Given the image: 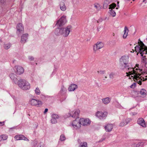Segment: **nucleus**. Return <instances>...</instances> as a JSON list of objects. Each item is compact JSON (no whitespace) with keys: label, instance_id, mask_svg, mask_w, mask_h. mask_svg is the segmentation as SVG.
<instances>
[{"label":"nucleus","instance_id":"nucleus-1","mask_svg":"<svg viewBox=\"0 0 147 147\" xmlns=\"http://www.w3.org/2000/svg\"><path fill=\"white\" fill-rule=\"evenodd\" d=\"M136 52H138L141 54V56L142 57V62L145 63H146V59L145 58V56H144L143 55L146 54L147 53V51L145 48V45L143 42L140 41V43L138 45L136 46L135 47Z\"/></svg>","mask_w":147,"mask_h":147},{"label":"nucleus","instance_id":"nucleus-2","mask_svg":"<svg viewBox=\"0 0 147 147\" xmlns=\"http://www.w3.org/2000/svg\"><path fill=\"white\" fill-rule=\"evenodd\" d=\"M129 57L128 55H125L121 56L119 59L120 64V67L121 69H124L129 70L130 68L128 64Z\"/></svg>","mask_w":147,"mask_h":147},{"label":"nucleus","instance_id":"nucleus-3","mask_svg":"<svg viewBox=\"0 0 147 147\" xmlns=\"http://www.w3.org/2000/svg\"><path fill=\"white\" fill-rule=\"evenodd\" d=\"M131 71H129L128 73L126 72V76H129V78H132L133 79H134L136 80H138V78L142 74H140V73L142 71V69H138L137 68L136 69V70H134V68H131L130 67V68L129 70Z\"/></svg>","mask_w":147,"mask_h":147},{"label":"nucleus","instance_id":"nucleus-4","mask_svg":"<svg viewBox=\"0 0 147 147\" xmlns=\"http://www.w3.org/2000/svg\"><path fill=\"white\" fill-rule=\"evenodd\" d=\"M18 85L20 87L24 90H28L30 88V85L29 83L24 80H19L18 82Z\"/></svg>","mask_w":147,"mask_h":147},{"label":"nucleus","instance_id":"nucleus-5","mask_svg":"<svg viewBox=\"0 0 147 147\" xmlns=\"http://www.w3.org/2000/svg\"><path fill=\"white\" fill-rule=\"evenodd\" d=\"M70 28V26H68L65 28L61 29L59 30L60 33L63 36L67 37L69 33Z\"/></svg>","mask_w":147,"mask_h":147},{"label":"nucleus","instance_id":"nucleus-6","mask_svg":"<svg viewBox=\"0 0 147 147\" xmlns=\"http://www.w3.org/2000/svg\"><path fill=\"white\" fill-rule=\"evenodd\" d=\"M104 46V43L101 42H98L93 46V51L96 53L99 50L102 48Z\"/></svg>","mask_w":147,"mask_h":147},{"label":"nucleus","instance_id":"nucleus-7","mask_svg":"<svg viewBox=\"0 0 147 147\" xmlns=\"http://www.w3.org/2000/svg\"><path fill=\"white\" fill-rule=\"evenodd\" d=\"M67 22L66 17L63 16H62L57 21L56 25L58 27H61L64 25Z\"/></svg>","mask_w":147,"mask_h":147},{"label":"nucleus","instance_id":"nucleus-8","mask_svg":"<svg viewBox=\"0 0 147 147\" xmlns=\"http://www.w3.org/2000/svg\"><path fill=\"white\" fill-rule=\"evenodd\" d=\"M80 113V110L79 109H76L70 111L69 114L70 116L73 118H76L78 117Z\"/></svg>","mask_w":147,"mask_h":147},{"label":"nucleus","instance_id":"nucleus-9","mask_svg":"<svg viewBox=\"0 0 147 147\" xmlns=\"http://www.w3.org/2000/svg\"><path fill=\"white\" fill-rule=\"evenodd\" d=\"M107 115V113L106 112L98 111L96 114V116L100 119L106 117Z\"/></svg>","mask_w":147,"mask_h":147},{"label":"nucleus","instance_id":"nucleus-10","mask_svg":"<svg viewBox=\"0 0 147 147\" xmlns=\"http://www.w3.org/2000/svg\"><path fill=\"white\" fill-rule=\"evenodd\" d=\"M81 125H86L90 124L91 121L88 119L81 118L80 119Z\"/></svg>","mask_w":147,"mask_h":147},{"label":"nucleus","instance_id":"nucleus-11","mask_svg":"<svg viewBox=\"0 0 147 147\" xmlns=\"http://www.w3.org/2000/svg\"><path fill=\"white\" fill-rule=\"evenodd\" d=\"M71 125L73 127L76 129H78L81 127L80 120L76 119L74 120L72 122Z\"/></svg>","mask_w":147,"mask_h":147},{"label":"nucleus","instance_id":"nucleus-12","mask_svg":"<svg viewBox=\"0 0 147 147\" xmlns=\"http://www.w3.org/2000/svg\"><path fill=\"white\" fill-rule=\"evenodd\" d=\"M30 103L32 105L36 106L38 107L39 106L42 105V102L39 100L32 99L30 101Z\"/></svg>","mask_w":147,"mask_h":147},{"label":"nucleus","instance_id":"nucleus-13","mask_svg":"<svg viewBox=\"0 0 147 147\" xmlns=\"http://www.w3.org/2000/svg\"><path fill=\"white\" fill-rule=\"evenodd\" d=\"M24 69L22 67L17 66L16 67L15 71L17 74H21L24 72Z\"/></svg>","mask_w":147,"mask_h":147},{"label":"nucleus","instance_id":"nucleus-14","mask_svg":"<svg viewBox=\"0 0 147 147\" xmlns=\"http://www.w3.org/2000/svg\"><path fill=\"white\" fill-rule=\"evenodd\" d=\"M17 33L20 34L23 32L24 31V27L22 24L21 23H19L17 26Z\"/></svg>","mask_w":147,"mask_h":147},{"label":"nucleus","instance_id":"nucleus-15","mask_svg":"<svg viewBox=\"0 0 147 147\" xmlns=\"http://www.w3.org/2000/svg\"><path fill=\"white\" fill-rule=\"evenodd\" d=\"M15 138L16 140H24L28 141V140L24 136L22 135H17L14 137Z\"/></svg>","mask_w":147,"mask_h":147},{"label":"nucleus","instance_id":"nucleus-16","mask_svg":"<svg viewBox=\"0 0 147 147\" xmlns=\"http://www.w3.org/2000/svg\"><path fill=\"white\" fill-rule=\"evenodd\" d=\"M138 123L143 127H146L145 121L142 118L139 119L138 121Z\"/></svg>","mask_w":147,"mask_h":147},{"label":"nucleus","instance_id":"nucleus-17","mask_svg":"<svg viewBox=\"0 0 147 147\" xmlns=\"http://www.w3.org/2000/svg\"><path fill=\"white\" fill-rule=\"evenodd\" d=\"M52 118L51 119V122L52 123L54 124L57 123V119L58 118V116L56 114H53L52 116Z\"/></svg>","mask_w":147,"mask_h":147},{"label":"nucleus","instance_id":"nucleus-18","mask_svg":"<svg viewBox=\"0 0 147 147\" xmlns=\"http://www.w3.org/2000/svg\"><path fill=\"white\" fill-rule=\"evenodd\" d=\"M77 88V85L75 84H71L69 87L68 90L69 91H73Z\"/></svg>","mask_w":147,"mask_h":147},{"label":"nucleus","instance_id":"nucleus-19","mask_svg":"<svg viewBox=\"0 0 147 147\" xmlns=\"http://www.w3.org/2000/svg\"><path fill=\"white\" fill-rule=\"evenodd\" d=\"M128 123V121L125 119H124L119 123V125L120 127H123L126 125Z\"/></svg>","mask_w":147,"mask_h":147},{"label":"nucleus","instance_id":"nucleus-20","mask_svg":"<svg viewBox=\"0 0 147 147\" xmlns=\"http://www.w3.org/2000/svg\"><path fill=\"white\" fill-rule=\"evenodd\" d=\"M113 127V125L111 124H107L105 127V128L106 131L110 132L111 131Z\"/></svg>","mask_w":147,"mask_h":147},{"label":"nucleus","instance_id":"nucleus-21","mask_svg":"<svg viewBox=\"0 0 147 147\" xmlns=\"http://www.w3.org/2000/svg\"><path fill=\"white\" fill-rule=\"evenodd\" d=\"M129 30L126 26H125L124 28V34L123 36V38L124 39L126 38L127 35L129 32Z\"/></svg>","mask_w":147,"mask_h":147},{"label":"nucleus","instance_id":"nucleus-22","mask_svg":"<svg viewBox=\"0 0 147 147\" xmlns=\"http://www.w3.org/2000/svg\"><path fill=\"white\" fill-rule=\"evenodd\" d=\"M28 34H25L22 35L21 37V42L22 43L25 42L27 39Z\"/></svg>","mask_w":147,"mask_h":147},{"label":"nucleus","instance_id":"nucleus-23","mask_svg":"<svg viewBox=\"0 0 147 147\" xmlns=\"http://www.w3.org/2000/svg\"><path fill=\"white\" fill-rule=\"evenodd\" d=\"M111 2V0H105L104 2L103 5V8L106 9L108 7V5Z\"/></svg>","mask_w":147,"mask_h":147},{"label":"nucleus","instance_id":"nucleus-24","mask_svg":"<svg viewBox=\"0 0 147 147\" xmlns=\"http://www.w3.org/2000/svg\"><path fill=\"white\" fill-rule=\"evenodd\" d=\"M61 9L62 11H65L66 9V7L65 3L61 1L60 4Z\"/></svg>","mask_w":147,"mask_h":147},{"label":"nucleus","instance_id":"nucleus-25","mask_svg":"<svg viewBox=\"0 0 147 147\" xmlns=\"http://www.w3.org/2000/svg\"><path fill=\"white\" fill-rule=\"evenodd\" d=\"M94 7L97 11L100 10L101 8V6L98 3H95L94 4Z\"/></svg>","mask_w":147,"mask_h":147},{"label":"nucleus","instance_id":"nucleus-26","mask_svg":"<svg viewBox=\"0 0 147 147\" xmlns=\"http://www.w3.org/2000/svg\"><path fill=\"white\" fill-rule=\"evenodd\" d=\"M78 141L80 143L79 147H86L87 146V144L86 142H83L80 143V140H78Z\"/></svg>","mask_w":147,"mask_h":147},{"label":"nucleus","instance_id":"nucleus-27","mask_svg":"<svg viewBox=\"0 0 147 147\" xmlns=\"http://www.w3.org/2000/svg\"><path fill=\"white\" fill-rule=\"evenodd\" d=\"M109 13L110 16L113 17L115 16L116 15L115 11L112 9L109 10Z\"/></svg>","mask_w":147,"mask_h":147},{"label":"nucleus","instance_id":"nucleus-28","mask_svg":"<svg viewBox=\"0 0 147 147\" xmlns=\"http://www.w3.org/2000/svg\"><path fill=\"white\" fill-rule=\"evenodd\" d=\"M110 101V99L109 98H106L102 99L103 103L105 104L109 103Z\"/></svg>","mask_w":147,"mask_h":147},{"label":"nucleus","instance_id":"nucleus-29","mask_svg":"<svg viewBox=\"0 0 147 147\" xmlns=\"http://www.w3.org/2000/svg\"><path fill=\"white\" fill-rule=\"evenodd\" d=\"M8 138L7 135L3 134L0 136V141L6 140Z\"/></svg>","mask_w":147,"mask_h":147},{"label":"nucleus","instance_id":"nucleus-30","mask_svg":"<svg viewBox=\"0 0 147 147\" xmlns=\"http://www.w3.org/2000/svg\"><path fill=\"white\" fill-rule=\"evenodd\" d=\"M138 78L139 79L140 78V80L139 81H137L138 83L140 85L142 84V82L141 81V80L144 81L145 80H147V78H144V77H142V76H140V77H139Z\"/></svg>","mask_w":147,"mask_h":147},{"label":"nucleus","instance_id":"nucleus-31","mask_svg":"<svg viewBox=\"0 0 147 147\" xmlns=\"http://www.w3.org/2000/svg\"><path fill=\"white\" fill-rule=\"evenodd\" d=\"M146 91L144 89H142L140 91V94L142 95H146Z\"/></svg>","mask_w":147,"mask_h":147},{"label":"nucleus","instance_id":"nucleus-32","mask_svg":"<svg viewBox=\"0 0 147 147\" xmlns=\"http://www.w3.org/2000/svg\"><path fill=\"white\" fill-rule=\"evenodd\" d=\"M11 46V45L10 43H7L4 44V46L5 49L6 50L9 49Z\"/></svg>","mask_w":147,"mask_h":147},{"label":"nucleus","instance_id":"nucleus-33","mask_svg":"<svg viewBox=\"0 0 147 147\" xmlns=\"http://www.w3.org/2000/svg\"><path fill=\"white\" fill-rule=\"evenodd\" d=\"M109 6V9H114L116 7V4L114 3H113L111 4Z\"/></svg>","mask_w":147,"mask_h":147},{"label":"nucleus","instance_id":"nucleus-34","mask_svg":"<svg viewBox=\"0 0 147 147\" xmlns=\"http://www.w3.org/2000/svg\"><path fill=\"white\" fill-rule=\"evenodd\" d=\"M10 78L13 80H15L17 79L16 78V75L13 74H11L10 75Z\"/></svg>","mask_w":147,"mask_h":147},{"label":"nucleus","instance_id":"nucleus-35","mask_svg":"<svg viewBox=\"0 0 147 147\" xmlns=\"http://www.w3.org/2000/svg\"><path fill=\"white\" fill-rule=\"evenodd\" d=\"M97 73L98 75H102L105 74V71L104 70H99L97 71Z\"/></svg>","mask_w":147,"mask_h":147},{"label":"nucleus","instance_id":"nucleus-36","mask_svg":"<svg viewBox=\"0 0 147 147\" xmlns=\"http://www.w3.org/2000/svg\"><path fill=\"white\" fill-rule=\"evenodd\" d=\"M35 92L37 95H39L40 94V92L38 88H36L35 90Z\"/></svg>","mask_w":147,"mask_h":147},{"label":"nucleus","instance_id":"nucleus-37","mask_svg":"<svg viewBox=\"0 0 147 147\" xmlns=\"http://www.w3.org/2000/svg\"><path fill=\"white\" fill-rule=\"evenodd\" d=\"M65 139V138L64 135H61L60 136V140L61 141H63Z\"/></svg>","mask_w":147,"mask_h":147},{"label":"nucleus","instance_id":"nucleus-38","mask_svg":"<svg viewBox=\"0 0 147 147\" xmlns=\"http://www.w3.org/2000/svg\"><path fill=\"white\" fill-rule=\"evenodd\" d=\"M114 74L113 73H111L109 75V78L111 79L113 78V77Z\"/></svg>","mask_w":147,"mask_h":147},{"label":"nucleus","instance_id":"nucleus-39","mask_svg":"<svg viewBox=\"0 0 147 147\" xmlns=\"http://www.w3.org/2000/svg\"><path fill=\"white\" fill-rule=\"evenodd\" d=\"M136 83H134L130 86V88H134L136 87Z\"/></svg>","mask_w":147,"mask_h":147},{"label":"nucleus","instance_id":"nucleus-40","mask_svg":"<svg viewBox=\"0 0 147 147\" xmlns=\"http://www.w3.org/2000/svg\"><path fill=\"white\" fill-rule=\"evenodd\" d=\"M66 90L64 86H63L61 87V91L62 92L65 91Z\"/></svg>","mask_w":147,"mask_h":147},{"label":"nucleus","instance_id":"nucleus-41","mask_svg":"<svg viewBox=\"0 0 147 147\" xmlns=\"http://www.w3.org/2000/svg\"><path fill=\"white\" fill-rule=\"evenodd\" d=\"M48 109L46 108L45 109V111H44V113H46L48 111Z\"/></svg>","mask_w":147,"mask_h":147},{"label":"nucleus","instance_id":"nucleus-42","mask_svg":"<svg viewBox=\"0 0 147 147\" xmlns=\"http://www.w3.org/2000/svg\"><path fill=\"white\" fill-rule=\"evenodd\" d=\"M5 1L4 0H0V2L2 3H5Z\"/></svg>","mask_w":147,"mask_h":147},{"label":"nucleus","instance_id":"nucleus-43","mask_svg":"<svg viewBox=\"0 0 147 147\" xmlns=\"http://www.w3.org/2000/svg\"><path fill=\"white\" fill-rule=\"evenodd\" d=\"M29 59H30L31 60H32L34 59L33 57H30Z\"/></svg>","mask_w":147,"mask_h":147},{"label":"nucleus","instance_id":"nucleus-44","mask_svg":"<svg viewBox=\"0 0 147 147\" xmlns=\"http://www.w3.org/2000/svg\"><path fill=\"white\" fill-rule=\"evenodd\" d=\"M117 6L118 7H119V2L118 1L117 2Z\"/></svg>","mask_w":147,"mask_h":147},{"label":"nucleus","instance_id":"nucleus-45","mask_svg":"<svg viewBox=\"0 0 147 147\" xmlns=\"http://www.w3.org/2000/svg\"><path fill=\"white\" fill-rule=\"evenodd\" d=\"M106 19L108 20L109 19V18H107V17H105V20H106Z\"/></svg>","mask_w":147,"mask_h":147},{"label":"nucleus","instance_id":"nucleus-46","mask_svg":"<svg viewBox=\"0 0 147 147\" xmlns=\"http://www.w3.org/2000/svg\"><path fill=\"white\" fill-rule=\"evenodd\" d=\"M105 78L104 79V80H106V79L107 78V76H105Z\"/></svg>","mask_w":147,"mask_h":147},{"label":"nucleus","instance_id":"nucleus-47","mask_svg":"<svg viewBox=\"0 0 147 147\" xmlns=\"http://www.w3.org/2000/svg\"><path fill=\"white\" fill-rule=\"evenodd\" d=\"M3 123H2V122H0V125L1 124H3Z\"/></svg>","mask_w":147,"mask_h":147},{"label":"nucleus","instance_id":"nucleus-48","mask_svg":"<svg viewBox=\"0 0 147 147\" xmlns=\"http://www.w3.org/2000/svg\"><path fill=\"white\" fill-rule=\"evenodd\" d=\"M115 34L114 33H113V34H112V35L114 36H115Z\"/></svg>","mask_w":147,"mask_h":147},{"label":"nucleus","instance_id":"nucleus-49","mask_svg":"<svg viewBox=\"0 0 147 147\" xmlns=\"http://www.w3.org/2000/svg\"><path fill=\"white\" fill-rule=\"evenodd\" d=\"M146 0H143V2H144Z\"/></svg>","mask_w":147,"mask_h":147},{"label":"nucleus","instance_id":"nucleus-50","mask_svg":"<svg viewBox=\"0 0 147 147\" xmlns=\"http://www.w3.org/2000/svg\"><path fill=\"white\" fill-rule=\"evenodd\" d=\"M138 53H137V55H138V54H139V52H137Z\"/></svg>","mask_w":147,"mask_h":147},{"label":"nucleus","instance_id":"nucleus-51","mask_svg":"<svg viewBox=\"0 0 147 147\" xmlns=\"http://www.w3.org/2000/svg\"><path fill=\"white\" fill-rule=\"evenodd\" d=\"M101 20V21H102V18H101L99 20L100 21V20Z\"/></svg>","mask_w":147,"mask_h":147},{"label":"nucleus","instance_id":"nucleus-52","mask_svg":"<svg viewBox=\"0 0 147 147\" xmlns=\"http://www.w3.org/2000/svg\"><path fill=\"white\" fill-rule=\"evenodd\" d=\"M118 7H117V8H116V9H118Z\"/></svg>","mask_w":147,"mask_h":147},{"label":"nucleus","instance_id":"nucleus-53","mask_svg":"<svg viewBox=\"0 0 147 147\" xmlns=\"http://www.w3.org/2000/svg\"><path fill=\"white\" fill-rule=\"evenodd\" d=\"M135 1V0H133V1Z\"/></svg>","mask_w":147,"mask_h":147},{"label":"nucleus","instance_id":"nucleus-54","mask_svg":"<svg viewBox=\"0 0 147 147\" xmlns=\"http://www.w3.org/2000/svg\"><path fill=\"white\" fill-rule=\"evenodd\" d=\"M146 40H147V38H146Z\"/></svg>","mask_w":147,"mask_h":147}]
</instances>
